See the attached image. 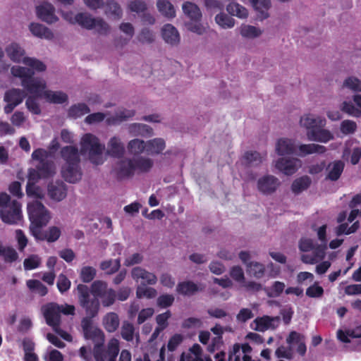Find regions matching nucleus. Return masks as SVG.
<instances>
[{"label": "nucleus", "mask_w": 361, "mask_h": 361, "mask_svg": "<svg viewBox=\"0 0 361 361\" xmlns=\"http://www.w3.org/2000/svg\"><path fill=\"white\" fill-rule=\"evenodd\" d=\"M119 259H109L102 262L100 268L108 274L115 273L120 267Z\"/></svg>", "instance_id": "nucleus-58"}, {"label": "nucleus", "mask_w": 361, "mask_h": 361, "mask_svg": "<svg viewBox=\"0 0 361 361\" xmlns=\"http://www.w3.org/2000/svg\"><path fill=\"white\" fill-rule=\"evenodd\" d=\"M147 142L140 139L132 140L128 144V149L133 154H139L144 151L147 152Z\"/></svg>", "instance_id": "nucleus-51"}, {"label": "nucleus", "mask_w": 361, "mask_h": 361, "mask_svg": "<svg viewBox=\"0 0 361 361\" xmlns=\"http://www.w3.org/2000/svg\"><path fill=\"white\" fill-rule=\"evenodd\" d=\"M11 73L13 77L20 79L22 86L29 94L36 97L43 98L54 104H62L68 99L67 94L61 91L47 90L45 80L40 77L33 78V71L30 69L15 65L11 68Z\"/></svg>", "instance_id": "nucleus-1"}, {"label": "nucleus", "mask_w": 361, "mask_h": 361, "mask_svg": "<svg viewBox=\"0 0 361 361\" xmlns=\"http://www.w3.org/2000/svg\"><path fill=\"white\" fill-rule=\"evenodd\" d=\"M50 152L46 149L38 148L33 151L32 159L37 161L36 169L29 171L28 181L26 192L28 197L37 199H42L44 197V190L35 183L41 178L52 177L56 173V166L54 161H49Z\"/></svg>", "instance_id": "nucleus-2"}, {"label": "nucleus", "mask_w": 361, "mask_h": 361, "mask_svg": "<svg viewBox=\"0 0 361 361\" xmlns=\"http://www.w3.org/2000/svg\"><path fill=\"white\" fill-rule=\"evenodd\" d=\"M29 30L35 37L51 40L54 38L53 32L44 25L38 23H31L29 25Z\"/></svg>", "instance_id": "nucleus-30"}, {"label": "nucleus", "mask_w": 361, "mask_h": 361, "mask_svg": "<svg viewBox=\"0 0 361 361\" xmlns=\"http://www.w3.org/2000/svg\"><path fill=\"white\" fill-rule=\"evenodd\" d=\"M113 170L119 178L130 176L135 173L133 160L121 158L116 162Z\"/></svg>", "instance_id": "nucleus-21"}, {"label": "nucleus", "mask_w": 361, "mask_h": 361, "mask_svg": "<svg viewBox=\"0 0 361 361\" xmlns=\"http://www.w3.org/2000/svg\"><path fill=\"white\" fill-rule=\"evenodd\" d=\"M180 361H212L209 357H202V348L198 344H195L187 353H183Z\"/></svg>", "instance_id": "nucleus-31"}, {"label": "nucleus", "mask_w": 361, "mask_h": 361, "mask_svg": "<svg viewBox=\"0 0 361 361\" xmlns=\"http://www.w3.org/2000/svg\"><path fill=\"white\" fill-rule=\"evenodd\" d=\"M165 346H162L160 350L157 348L152 349L145 355L144 360L137 359L135 361H164Z\"/></svg>", "instance_id": "nucleus-48"}, {"label": "nucleus", "mask_w": 361, "mask_h": 361, "mask_svg": "<svg viewBox=\"0 0 361 361\" xmlns=\"http://www.w3.org/2000/svg\"><path fill=\"white\" fill-rule=\"evenodd\" d=\"M265 156V154H261L257 152L249 151L245 153L242 161L245 164L257 166L264 160Z\"/></svg>", "instance_id": "nucleus-42"}, {"label": "nucleus", "mask_w": 361, "mask_h": 361, "mask_svg": "<svg viewBox=\"0 0 361 361\" xmlns=\"http://www.w3.org/2000/svg\"><path fill=\"white\" fill-rule=\"evenodd\" d=\"M226 11L233 16L240 19H246L249 16L248 10L240 4L233 1L226 6Z\"/></svg>", "instance_id": "nucleus-35"}, {"label": "nucleus", "mask_w": 361, "mask_h": 361, "mask_svg": "<svg viewBox=\"0 0 361 361\" xmlns=\"http://www.w3.org/2000/svg\"><path fill=\"white\" fill-rule=\"evenodd\" d=\"M27 212L31 222L30 231L36 238H38V228L46 226L51 219V215L49 211L37 200L28 203Z\"/></svg>", "instance_id": "nucleus-10"}, {"label": "nucleus", "mask_w": 361, "mask_h": 361, "mask_svg": "<svg viewBox=\"0 0 361 361\" xmlns=\"http://www.w3.org/2000/svg\"><path fill=\"white\" fill-rule=\"evenodd\" d=\"M161 34L164 41L171 45H178L180 42V35L178 30L171 24L164 25L161 30Z\"/></svg>", "instance_id": "nucleus-22"}, {"label": "nucleus", "mask_w": 361, "mask_h": 361, "mask_svg": "<svg viewBox=\"0 0 361 361\" xmlns=\"http://www.w3.org/2000/svg\"><path fill=\"white\" fill-rule=\"evenodd\" d=\"M246 269L248 274L256 279L262 278L265 273V266L258 262H250Z\"/></svg>", "instance_id": "nucleus-41"}, {"label": "nucleus", "mask_w": 361, "mask_h": 361, "mask_svg": "<svg viewBox=\"0 0 361 361\" xmlns=\"http://www.w3.org/2000/svg\"><path fill=\"white\" fill-rule=\"evenodd\" d=\"M131 276L137 282L139 280H142L144 283L149 285H154L157 282V277L154 273L140 267H136L132 269Z\"/></svg>", "instance_id": "nucleus-24"}, {"label": "nucleus", "mask_w": 361, "mask_h": 361, "mask_svg": "<svg viewBox=\"0 0 361 361\" xmlns=\"http://www.w3.org/2000/svg\"><path fill=\"white\" fill-rule=\"evenodd\" d=\"M104 145L99 137L92 133L84 134L80 140V152L94 165H102L106 161L104 154Z\"/></svg>", "instance_id": "nucleus-7"}, {"label": "nucleus", "mask_w": 361, "mask_h": 361, "mask_svg": "<svg viewBox=\"0 0 361 361\" xmlns=\"http://www.w3.org/2000/svg\"><path fill=\"white\" fill-rule=\"evenodd\" d=\"M133 160L135 172L148 171L153 166L152 160L148 157H140Z\"/></svg>", "instance_id": "nucleus-43"}, {"label": "nucleus", "mask_w": 361, "mask_h": 361, "mask_svg": "<svg viewBox=\"0 0 361 361\" xmlns=\"http://www.w3.org/2000/svg\"><path fill=\"white\" fill-rule=\"evenodd\" d=\"M317 234L318 239L321 242L316 247L315 254L313 256L310 254H303L301 255V260L305 264H314L324 259L326 255V226L323 225L317 228Z\"/></svg>", "instance_id": "nucleus-12"}, {"label": "nucleus", "mask_w": 361, "mask_h": 361, "mask_svg": "<svg viewBox=\"0 0 361 361\" xmlns=\"http://www.w3.org/2000/svg\"><path fill=\"white\" fill-rule=\"evenodd\" d=\"M350 207L353 209L348 218V221L350 223L353 222L355 218L361 214V194L357 195L353 199L350 203Z\"/></svg>", "instance_id": "nucleus-52"}, {"label": "nucleus", "mask_w": 361, "mask_h": 361, "mask_svg": "<svg viewBox=\"0 0 361 361\" xmlns=\"http://www.w3.org/2000/svg\"><path fill=\"white\" fill-rule=\"evenodd\" d=\"M275 355L278 358L292 360L294 357L293 348L288 346L280 345L275 350Z\"/></svg>", "instance_id": "nucleus-61"}, {"label": "nucleus", "mask_w": 361, "mask_h": 361, "mask_svg": "<svg viewBox=\"0 0 361 361\" xmlns=\"http://www.w3.org/2000/svg\"><path fill=\"white\" fill-rule=\"evenodd\" d=\"M286 285L281 281H274L272 285L265 289L267 295L270 298H277L285 290Z\"/></svg>", "instance_id": "nucleus-53"}, {"label": "nucleus", "mask_w": 361, "mask_h": 361, "mask_svg": "<svg viewBox=\"0 0 361 361\" xmlns=\"http://www.w3.org/2000/svg\"><path fill=\"white\" fill-rule=\"evenodd\" d=\"M238 30L243 39L252 40L259 38L264 32V30L259 27L245 23L241 24Z\"/></svg>", "instance_id": "nucleus-28"}, {"label": "nucleus", "mask_w": 361, "mask_h": 361, "mask_svg": "<svg viewBox=\"0 0 361 361\" xmlns=\"http://www.w3.org/2000/svg\"><path fill=\"white\" fill-rule=\"evenodd\" d=\"M37 16L42 21L51 24L58 21L59 18L55 14V8L49 2L44 1L36 7Z\"/></svg>", "instance_id": "nucleus-18"}, {"label": "nucleus", "mask_w": 361, "mask_h": 361, "mask_svg": "<svg viewBox=\"0 0 361 361\" xmlns=\"http://www.w3.org/2000/svg\"><path fill=\"white\" fill-rule=\"evenodd\" d=\"M280 185L279 179L271 174H265L259 177L256 183L257 190L264 195L274 193Z\"/></svg>", "instance_id": "nucleus-14"}, {"label": "nucleus", "mask_w": 361, "mask_h": 361, "mask_svg": "<svg viewBox=\"0 0 361 361\" xmlns=\"http://www.w3.org/2000/svg\"><path fill=\"white\" fill-rule=\"evenodd\" d=\"M0 257L6 262H13L18 259V255L13 247L4 245L0 242Z\"/></svg>", "instance_id": "nucleus-47"}, {"label": "nucleus", "mask_w": 361, "mask_h": 361, "mask_svg": "<svg viewBox=\"0 0 361 361\" xmlns=\"http://www.w3.org/2000/svg\"><path fill=\"white\" fill-rule=\"evenodd\" d=\"M128 128L134 135L150 136L152 134V129L145 124L133 123Z\"/></svg>", "instance_id": "nucleus-50"}, {"label": "nucleus", "mask_w": 361, "mask_h": 361, "mask_svg": "<svg viewBox=\"0 0 361 361\" xmlns=\"http://www.w3.org/2000/svg\"><path fill=\"white\" fill-rule=\"evenodd\" d=\"M27 212L31 222L30 231L36 238H38V228L46 226L51 219V215L49 211L37 200L28 203Z\"/></svg>", "instance_id": "nucleus-9"}, {"label": "nucleus", "mask_w": 361, "mask_h": 361, "mask_svg": "<svg viewBox=\"0 0 361 361\" xmlns=\"http://www.w3.org/2000/svg\"><path fill=\"white\" fill-rule=\"evenodd\" d=\"M82 327L85 336L91 338L97 343L94 348V357L96 361H116L119 352V341L116 338H111L105 350L102 343L104 341V335L102 331L92 324L90 318H84L82 321Z\"/></svg>", "instance_id": "nucleus-3"}, {"label": "nucleus", "mask_w": 361, "mask_h": 361, "mask_svg": "<svg viewBox=\"0 0 361 361\" xmlns=\"http://www.w3.org/2000/svg\"><path fill=\"white\" fill-rule=\"evenodd\" d=\"M106 152L112 157H122L125 152V147L121 139L117 136L111 137L107 142Z\"/></svg>", "instance_id": "nucleus-23"}, {"label": "nucleus", "mask_w": 361, "mask_h": 361, "mask_svg": "<svg viewBox=\"0 0 361 361\" xmlns=\"http://www.w3.org/2000/svg\"><path fill=\"white\" fill-rule=\"evenodd\" d=\"M63 18L72 24L78 23L87 29H94L97 32L104 34L109 30V25L100 18H93L86 13L74 15L73 12L62 13Z\"/></svg>", "instance_id": "nucleus-11"}, {"label": "nucleus", "mask_w": 361, "mask_h": 361, "mask_svg": "<svg viewBox=\"0 0 361 361\" xmlns=\"http://www.w3.org/2000/svg\"><path fill=\"white\" fill-rule=\"evenodd\" d=\"M231 278L238 283L240 286L245 281V274L243 268L238 265L231 267L229 270Z\"/></svg>", "instance_id": "nucleus-57"}, {"label": "nucleus", "mask_w": 361, "mask_h": 361, "mask_svg": "<svg viewBox=\"0 0 361 361\" xmlns=\"http://www.w3.org/2000/svg\"><path fill=\"white\" fill-rule=\"evenodd\" d=\"M171 317L170 311H166L164 313L159 314L156 317V322L157 326L154 329L149 341L152 342L155 340L159 334L168 326V319Z\"/></svg>", "instance_id": "nucleus-34"}, {"label": "nucleus", "mask_w": 361, "mask_h": 361, "mask_svg": "<svg viewBox=\"0 0 361 361\" xmlns=\"http://www.w3.org/2000/svg\"><path fill=\"white\" fill-rule=\"evenodd\" d=\"M108 289L106 283L102 281H94L91 286V291L94 298H90L87 286L83 284L78 286L79 302L88 316L93 317L97 314L99 307L97 298H99Z\"/></svg>", "instance_id": "nucleus-4"}, {"label": "nucleus", "mask_w": 361, "mask_h": 361, "mask_svg": "<svg viewBox=\"0 0 361 361\" xmlns=\"http://www.w3.org/2000/svg\"><path fill=\"white\" fill-rule=\"evenodd\" d=\"M311 184V179L307 176H303L293 180L291 190L294 194H300L307 190Z\"/></svg>", "instance_id": "nucleus-37"}, {"label": "nucleus", "mask_w": 361, "mask_h": 361, "mask_svg": "<svg viewBox=\"0 0 361 361\" xmlns=\"http://www.w3.org/2000/svg\"><path fill=\"white\" fill-rule=\"evenodd\" d=\"M61 155L65 164L61 168V175L68 182L75 183L82 178L80 166V154L75 146H66L61 149Z\"/></svg>", "instance_id": "nucleus-5"}, {"label": "nucleus", "mask_w": 361, "mask_h": 361, "mask_svg": "<svg viewBox=\"0 0 361 361\" xmlns=\"http://www.w3.org/2000/svg\"><path fill=\"white\" fill-rule=\"evenodd\" d=\"M200 20H190L185 23L187 29L197 35H203L207 30V26L200 22Z\"/></svg>", "instance_id": "nucleus-60"}, {"label": "nucleus", "mask_w": 361, "mask_h": 361, "mask_svg": "<svg viewBox=\"0 0 361 361\" xmlns=\"http://www.w3.org/2000/svg\"><path fill=\"white\" fill-rule=\"evenodd\" d=\"M214 21L220 28L224 30L231 29L235 25V19L224 12L216 14Z\"/></svg>", "instance_id": "nucleus-36"}, {"label": "nucleus", "mask_w": 361, "mask_h": 361, "mask_svg": "<svg viewBox=\"0 0 361 361\" xmlns=\"http://www.w3.org/2000/svg\"><path fill=\"white\" fill-rule=\"evenodd\" d=\"M159 11L167 18H174L176 11L173 6L166 0H159L157 4Z\"/></svg>", "instance_id": "nucleus-44"}, {"label": "nucleus", "mask_w": 361, "mask_h": 361, "mask_svg": "<svg viewBox=\"0 0 361 361\" xmlns=\"http://www.w3.org/2000/svg\"><path fill=\"white\" fill-rule=\"evenodd\" d=\"M42 312L47 324L51 326L55 332L66 341H71V336L60 329L59 324L61 313L66 315L74 314L75 307L73 305L67 304L59 305L56 303H49L42 307Z\"/></svg>", "instance_id": "nucleus-6"}, {"label": "nucleus", "mask_w": 361, "mask_h": 361, "mask_svg": "<svg viewBox=\"0 0 361 361\" xmlns=\"http://www.w3.org/2000/svg\"><path fill=\"white\" fill-rule=\"evenodd\" d=\"M1 220L9 224H17L22 219L21 205L17 201H13L9 207L0 209Z\"/></svg>", "instance_id": "nucleus-15"}, {"label": "nucleus", "mask_w": 361, "mask_h": 361, "mask_svg": "<svg viewBox=\"0 0 361 361\" xmlns=\"http://www.w3.org/2000/svg\"><path fill=\"white\" fill-rule=\"evenodd\" d=\"M319 244L310 238L303 237L299 241V249L301 252H306L312 250L313 253L310 255L313 256L315 254L316 247Z\"/></svg>", "instance_id": "nucleus-55"}, {"label": "nucleus", "mask_w": 361, "mask_h": 361, "mask_svg": "<svg viewBox=\"0 0 361 361\" xmlns=\"http://www.w3.org/2000/svg\"><path fill=\"white\" fill-rule=\"evenodd\" d=\"M135 114L134 111L126 109H119L114 118L108 117L106 121L109 123L113 124L116 122L122 121L126 118L133 116Z\"/></svg>", "instance_id": "nucleus-54"}, {"label": "nucleus", "mask_w": 361, "mask_h": 361, "mask_svg": "<svg viewBox=\"0 0 361 361\" xmlns=\"http://www.w3.org/2000/svg\"><path fill=\"white\" fill-rule=\"evenodd\" d=\"M298 151L299 155L303 157L314 153H324L326 151V147L317 144H304L298 147Z\"/></svg>", "instance_id": "nucleus-39"}, {"label": "nucleus", "mask_w": 361, "mask_h": 361, "mask_svg": "<svg viewBox=\"0 0 361 361\" xmlns=\"http://www.w3.org/2000/svg\"><path fill=\"white\" fill-rule=\"evenodd\" d=\"M42 262L41 258L37 255H32L25 259L23 267L25 270H32L39 267Z\"/></svg>", "instance_id": "nucleus-64"}, {"label": "nucleus", "mask_w": 361, "mask_h": 361, "mask_svg": "<svg viewBox=\"0 0 361 361\" xmlns=\"http://www.w3.org/2000/svg\"><path fill=\"white\" fill-rule=\"evenodd\" d=\"M25 97L23 90L19 89H11L5 93L4 101L7 103L4 107L6 114L11 113L13 109L20 104Z\"/></svg>", "instance_id": "nucleus-17"}, {"label": "nucleus", "mask_w": 361, "mask_h": 361, "mask_svg": "<svg viewBox=\"0 0 361 361\" xmlns=\"http://www.w3.org/2000/svg\"><path fill=\"white\" fill-rule=\"evenodd\" d=\"M103 324L106 330L109 332L115 331L119 325L118 315L114 312L108 313L103 319Z\"/></svg>", "instance_id": "nucleus-45"}, {"label": "nucleus", "mask_w": 361, "mask_h": 361, "mask_svg": "<svg viewBox=\"0 0 361 361\" xmlns=\"http://www.w3.org/2000/svg\"><path fill=\"white\" fill-rule=\"evenodd\" d=\"M7 56L14 63L22 62L25 68L35 72H43L47 69L46 65L42 61L35 58L25 56V49L16 42H12L5 48Z\"/></svg>", "instance_id": "nucleus-8"}, {"label": "nucleus", "mask_w": 361, "mask_h": 361, "mask_svg": "<svg viewBox=\"0 0 361 361\" xmlns=\"http://www.w3.org/2000/svg\"><path fill=\"white\" fill-rule=\"evenodd\" d=\"M357 142L356 140L348 141L343 152V158L347 159L350 156V161L353 165L357 164L361 158V147L353 146V143Z\"/></svg>", "instance_id": "nucleus-27"}, {"label": "nucleus", "mask_w": 361, "mask_h": 361, "mask_svg": "<svg viewBox=\"0 0 361 361\" xmlns=\"http://www.w3.org/2000/svg\"><path fill=\"white\" fill-rule=\"evenodd\" d=\"M300 125L308 131L316 130L317 128L324 127L326 125V119L320 116L312 114H305L300 119Z\"/></svg>", "instance_id": "nucleus-20"}, {"label": "nucleus", "mask_w": 361, "mask_h": 361, "mask_svg": "<svg viewBox=\"0 0 361 361\" xmlns=\"http://www.w3.org/2000/svg\"><path fill=\"white\" fill-rule=\"evenodd\" d=\"M344 169V163L342 161H334L328 164L326 172V178L331 180H338Z\"/></svg>", "instance_id": "nucleus-33"}, {"label": "nucleus", "mask_w": 361, "mask_h": 361, "mask_svg": "<svg viewBox=\"0 0 361 361\" xmlns=\"http://www.w3.org/2000/svg\"><path fill=\"white\" fill-rule=\"evenodd\" d=\"M250 2L255 12L257 20L263 21L270 17L271 0H250Z\"/></svg>", "instance_id": "nucleus-19"}, {"label": "nucleus", "mask_w": 361, "mask_h": 361, "mask_svg": "<svg viewBox=\"0 0 361 361\" xmlns=\"http://www.w3.org/2000/svg\"><path fill=\"white\" fill-rule=\"evenodd\" d=\"M198 290L197 285L192 281H183L176 286L177 293L183 295H192Z\"/></svg>", "instance_id": "nucleus-38"}, {"label": "nucleus", "mask_w": 361, "mask_h": 361, "mask_svg": "<svg viewBox=\"0 0 361 361\" xmlns=\"http://www.w3.org/2000/svg\"><path fill=\"white\" fill-rule=\"evenodd\" d=\"M342 88L350 90L353 92H361V80L355 76H348L344 79Z\"/></svg>", "instance_id": "nucleus-49"}, {"label": "nucleus", "mask_w": 361, "mask_h": 361, "mask_svg": "<svg viewBox=\"0 0 361 361\" xmlns=\"http://www.w3.org/2000/svg\"><path fill=\"white\" fill-rule=\"evenodd\" d=\"M48 195L54 201H61L66 197V185L61 181H56L48 185Z\"/></svg>", "instance_id": "nucleus-29"}, {"label": "nucleus", "mask_w": 361, "mask_h": 361, "mask_svg": "<svg viewBox=\"0 0 361 361\" xmlns=\"http://www.w3.org/2000/svg\"><path fill=\"white\" fill-rule=\"evenodd\" d=\"M157 290L154 288L147 287L142 285H139L136 290V296L137 298H154L157 295Z\"/></svg>", "instance_id": "nucleus-59"}, {"label": "nucleus", "mask_w": 361, "mask_h": 361, "mask_svg": "<svg viewBox=\"0 0 361 361\" xmlns=\"http://www.w3.org/2000/svg\"><path fill=\"white\" fill-rule=\"evenodd\" d=\"M182 8L185 15H186L190 20L201 19L202 13L195 4L190 2H185L183 4Z\"/></svg>", "instance_id": "nucleus-40"}, {"label": "nucleus", "mask_w": 361, "mask_h": 361, "mask_svg": "<svg viewBox=\"0 0 361 361\" xmlns=\"http://www.w3.org/2000/svg\"><path fill=\"white\" fill-rule=\"evenodd\" d=\"M307 136L311 141L327 142L334 138L332 133L326 129L312 130L307 131Z\"/></svg>", "instance_id": "nucleus-32"}, {"label": "nucleus", "mask_w": 361, "mask_h": 361, "mask_svg": "<svg viewBox=\"0 0 361 361\" xmlns=\"http://www.w3.org/2000/svg\"><path fill=\"white\" fill-rule=\"evenodd\" d=\"M286 343L292 348L296 345L297 352L302 356L305 355L307 348L303 335L295 331H290L286 338Z\"/></svg>", "instance_id": "nucleus-26"}, {"label": "nucleus", "mask_w": 361, "mask_h": 361, "mask_svg": "<svg viewBox=\"0 0 361 361\" xmlns=\"http://www.w3.org/2000/svg\"><path fill=\"white\" fill-rule=\"evenodd\" d=\"M279 317L264 315L255 318L250 324V328L255 331L264 332L267 330H274L280 324Z\"/></svg>", "instance_id": "nucleus-16"}, {"label": "nucleus", "mask_w": 361, "mask_h": 361, "mask_svg": "<svg viewBox=\"0 0 361 361\" xmlns=\"http://www.w3.org/2000/svg\"><path fill=\"white\" fill-rule=\"evenodd\" d=\"M295 149V141L287 137L278 139L275 144V152L279 156L293 154Z\"/></svg>", "instance_id": "nucleus-25"}, {"label": "nucleus", "mask_w": 361, "mask_h": 361, "mask_svg": "<svg viewBox=\"0 0 361 361\" xmlns=\"http://www.w3.org/2000/svg\"><path fill=\"white\" fill-rule=\"evenodd\" d=\"M27 287L33 291H35L39 295L44 296L47 293V288L39 281L37 280H28L27 281Z\"/></svg>", "instance_id": "nucleus-63"}, {"label": "nucleus", "mask_w": 361, "mask_h": 361, "mask_svg": "<svg viewBox=\"0 0 361 361\" xmlns=\"http://www.w3.org/2000/svg\"><path fill=\"white\" fill-rule=\"evenodd\" d=\"M90 112L87 104L79 103L73 105L68 110V116L72 118H78Z\"/></svg>", "instance_id": "nucleus-56"}, {"label": "nucleus", "mask_w": 361, "mask_h": 361, "mask_svg": "<svg viewBox=\"0 0 361 361\" xmlns=\"http://www.w3.org/2000/svg\"><path fill=\"white\" fill-rule=\"evenodd\" d=\"M361 337V333H356L353 330L343 331L338 330L337 331V338L343 343H350L351 339Z\"/></svg>", "instance_id": "nucleus-62"}, {"label": "nucleus", "mask_w": 361, "mask_h": 361, "mask_svg": "<svg viewBox=\"0 0 361 361\" xmlns=\"http://www.w3.org/2000/svg\"><path fill=\"white\" fill-rule=\"evenodd\" d=\"M147 152L151 154L161 153L166 147V143L162 138H154L147 142Z\"/></svg>", "instance_id": "nucleus-46"}, {"label": "nucleus", "mask_w": 361, "mask_h": 361, "mask_svg": "<svg viewBox=\"0 0 361 361\" xmlns=\"http://www.w3.org/2000/svg\"><path fill=\"white\" fill-rule=\"evenodd\" d=\"M272 164L279 172L286 176H291L302 166V161L294 157H280L274 160Z\"/></svg>", "instance_id": "nucleus-13"}]
</instances>
